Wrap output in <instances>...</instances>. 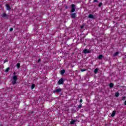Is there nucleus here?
<instances>
[{
	"instance_id": "nucleus-6",
	"label": "nucleus",
	"mask_w": 126,
	"mask_h": 126,
	"mask_svg": "<svg viewBox=\"0 0 126 126\" xmlns=\"http://www.w3.org/2000/svg\"><path fill=\"white\" fill-rule=\"evenodd\" d=\"M62 91V89L59 88V89H57L56 90H55L54 91V93H60V92H61Z\"/></svg>"
},
{
	"instance_id": "nucleus-31",
	"label": "nucleus",
	"mask_w": 126,
	"mask_h": 126,
	"mask_svg": "<svg viewBox=\"0 0 126 126\" xmlns=\"http://www.w3.org/2000/svg\"><path fill=\"white\" fill-rule=\"evenodd\" d=\"M33 113H34V112H33V111L31 112V114H33Z\"/></svg>"
},
{
	"instance_id": "nucleus-22",
	"label": "nucleus",
	"mask_w": 126,
	"mask_h": 126,
	"mask_svg": "<svg viewBox=\"0 0 126 126\" xmlns=\"http://www.w3.org/2000/svg\"><path fill=\"white\" fill-rule=\"evenodd\" d=\"M81 71H82V72H83V71H86V69H81Z\"/></svg>"
},
{
	"instance_id": "nucleus-25",
	"label": "nucleus",
	"mask_w": 126,
	"mask_h": 126,
	"mask_svg": "<svg viewBox=\"0 0 126 126\" xmlns=\"http://www.w3.org/2000/svg\"><path fill=\"white\" fill-rule=\"evenodd\" d=\"M122 99L123 100H126V96L122 97Z\"/></svg>"
},
{
	"instance_id": "nucleus-2",
	"label": "nucleus",
	"mask_w": 126,
	"mask_h": 126,
	"mask_svg": "<svg viewBox=\"0 0 126 126\" xmlns=\"http://www.w3.org/2000/svg\"><path fill=\"white\" fill-rule=\"evenodd\" d=\"M71 11L70 12H71L72 13H73V12H74V11H75V5L74 4H72L71 5Z\"/></svg>"
},
{
	"instance_id": "nucleus-19",
	"label": "nucleus",
	"mask_w": 126,
	"mask_h": 126,
	"mask_svg": "<svg viewBox=\"0 0 126 126\" xmlns=\"http://www.w3.org/2000/svg\"><path fill=\"white\" fill-rule=\"evenodd\" d=\"M81 108H82V104L81 103H80L79 105H78V109H81Z\"/></svg>"
},
{
	"instance_id": "nucleus-9",
	"label": "nucleus",
	"mask_w": 126,
	"mask_h": 126,
	"mask_svg": "<svg viewBox=\"0 0 126 126\" xmlns=\"http://www.w3.org/2000/svg\"><path fill=\"white\" fill-rule=\"evenodd\" d=\"M2 17H4L7 19L8 18V16H7L6 13H4L2 15Z\"/></svg>"
},
{
	"instance_id": "nucleus-29",
	"label": "nucleus",
	"mask_w": 126,
	"mask_h": 126,
	"mask_svg": "<svg viewBox=\"0 0 126 126\" xmlns=\"http://www.w3.org/2000/svg\"><path fill=\"white\" fill-rule=\"evenodd\" d=\"M13 74L14 76V75H15V74H16V73L15 72H14Z\"/></svg>"
},
{
	"instance_id": "nucleus-24",
	"label": "nucleus",
	"mask_w": 126,
	"mask_h": 126,
	"mask_svg": "<svg viewBox=\"0 0 126 126\" xmlns=\"http://www.w3.org/2000/svg\"><path fill=\"white\" fill-rule=\"evenodd\" d=\"M62 75H63V69L61 70V72Z\"/></svg>"
},
{
	"instance_id": "nucleus-21",
	"label": "nucleus",
	"mask_w": 126,
	"mask_h": 126,
	"mask_svg": "<svg viewBox=\"0 0 126 126\" xmlns=\"http://www.w3.org/2000/svg\"><path fill=\"white\" fill-rule=\"evenodd\" d=\"M102 5H103V3H99L98 4V7H101V6H102Z\"/></svg>"
},
{
	"instance_id": "nucleus-33",
	"label": "nucleus",
	"mask_w": 126,
	"mask_h": 126,
	"mask_svg": "<svg viewBox=\"0 0 126 126\" xmlns=\"http://www.w3.org/2000/svg\"><path fill=\"white\" fill-rule=\"evenodd\" d=\"M83 26L81 27V29H83Z\"/></svg>"
},
{
	"instance_id": "nucleus-1",
	"label": "nucleus",
	"mask_w": 126,
	"mask_h": 126,
	"mask_svg": "<svg viewBox=\"0 0 126 126\" xmlns=\"http://www.w3.org/2000/svg\"><path fill=\"white\" fill-rule=\"evenodd\" d=\"M13 80L12 81V84L13 85H15L16 84V81H17L18 78H17V76L14 75L12 77Z\"/></svg>"
},
{
	"instance_id": "nucleus-17",
	"label": "nucleus",
	"mask_w": 126,
	"mask_h": 126,
	"mask_svg": "<svg viewBox=\"0 0 126 126\" xmlns=\"http://www.w3.org/2000/svg\"><path fill=\"white\" fill-rule=\"evenodd\" d=\"M118 55H119V52H116L114 54V57H116V56H118Z\"/></svg>"
},
{
	"instance_id": "nucleus-20",
	"label": "nucleus",
	"mask_w": 126,
	"mask_h": 126,
	"mask_svg": "<svg viewBox=\"0 0 126 126\" xmlns=\"http://www.w3.org/2000/svg\"><path fill=\"white\" fill-rule=\"evenodd\" d=\"M32 89H34L35 88V84H32L31 86Z\"/></svg>"
},
{
	"instance_id": "nucleus-15",
	"label": "nucleus",
	"mask_w": 126,
	"mask_h": 126,
	"mask_svg": "<svg viewBox=\"0 0 126 126\" xmlns=\"http://www.w3.org/2000/svg\"><path fill=\"white\" fill-rule=\"evenodd\" d=\"M16 66H17V68H18V69L20 68V63H17Z\"/></svg>"
},
{
	"instance_id": "nucleus-3",
	"label": "nucleus",
	"mask_w": 126,
	"mask_h": 126,
	"mask_svg": "<svg viewBox=\"0 0 126 126\" xmlns=\"http://www.w3.org/2000/svg\"><path fill=\"white\" fill-rule=\"evenodd\" d=\"M70 15L71 18H73V19H75L76 17V13H71Z\"/></svg>"
},
{
	"instance_id": "nucleus-8",
	"label": "nucleus",
	"mask_w": 126,
	"mask_h": 126,
	"mask_svg": "<svg viewBox=\"0 0 126 126\" xmlns=\"http://www.w3.org/2000/svg\"><path fill=\"white\" fill-rule=\"evenodd\" d=\"M116 113H117V111H116V110L113 111L111 115V117H115V116H116Z\"/></svg>"
},
{
	"instance_id": "nucleus-34",
	"label": "nucleus",
	"mask_w": 126,
	"mask_h": 126,
	"mask_svg": "<svg viewBox=\"0 0 126 126\" xmlns=\"http://www.w3.org/2000/svg\"><path fill=\"white\" fill-rule=\"evenodd\" d=\"M0 126H2V125H0Z\"/></svg>"
},
{
	"instance_id": "nucleus-13",
	"label": "nucleus",
	"mask_w": 126,
	"mask_h": 126,
	"mask_svg": "<svg viewBox=\"0 0 126 126\" xmlns=\"http://www.w3.org/2000/svg\"><path fill=\"white\" fill-rule=\"evenodd\" d=\"M75 122H76V121L72 120V121H71L70 124V125H74V124H75Z\"/></svg>"
},
{
	"instance_id": "nucleus-32",
	"label": "nucleus",
	"mask_w": 126,
	"mask_h": 126,
	"mask_svg": "<svg viewBox=\"0 0 126 126\" xmlns=\"http://www.w3.org/2000/svg\"><path fill=\"white\" fill-rule=\"evenodd\" d=\"M65 70L63 69V73H65Z\"/></svg>"
},
{
	"instance_id": "nucleus-4",
	"label": "nucleus",
	"mask_w": 126,
	"mask_h": 126,
	"mask_svg": "<svg viewBox=\"0 0 126 126\" xmlns=\"http://www.w3.org/2000/svg\"><path fill=\"white\" fill-rule=\"evenodd\" d=\"M91 53V50H87V49L83 50L84 54H89Z\"/></svg>"
},
{
	"instance_id": "nucleus-28",
	"label": "nucleus",
	"mask_w": 126,
	"mask_h": 126,
	"mask_svg": "<svg viewBox=\"0 0 126 126\" xmlns=\"http://www.w3.org/2000/svg\"><path fill=\"white\" fill-rule=\"evenodd\" d=\"M40 62H41V59H39L38 61H37V63H40Z\"/></svg>"
},
{
	"instance_id": "nucleus-10",
	"label": "nucleus",
	"mask_w": 126,
	"mask_h": 126,
	"mask_svg": "<svg viewBox=\"0 0 126 126\" xmlns=\"http://www.w3.org/2000/svg\"><path fill=\"white\" fill-rule=\"evenodd\" d=\"M89 18H91L92 19H94V16L93 14H89L88 16Z\"/></svg>"
},
{
	"instance_id": "nucleus-11",
	"label": "nucleus",
	"mask_w": 126,
	"mask_h": 126,
	"mask_svg": "<svg viewBox=\"0 0 126 126\" xmlns=\"http://www.w3.org/2000/svg\"><path fill=\"white\" fill-rule=\"evenodd\" d=\"M103 55H99L97 57V59H98V60H102V59H103Z\"/></svg>"
},
{
	"instance_id": "nucleus-12",
	"label": "nucleus",
	"mask_w": 126,
	"mask_h": 126,
	"mask_svg": "<svg viewBox=\"0 0 126 126\" xmlns=\"http://www.w3.org/2000/svg\"><path fill=\"white\" fill-rule=\"evenodd\" d=\"M109 87L110 88H113L114 87V83H110L109 84Z\"/></svg>"
},
{
	"instance_id": "nucleus-16",
	"label": "nucleus",
	"mask_w": 126,
	"mask_h": 126,
	"mask_svg": "<svg viewBox=\"0 0 126 126\" xmlns=\"http://www.w3.org/2000/svg\"><path fill=\"white\" fill-rule=\"evenodd\" d=\"M119 96H120V93H119V92H117L115 94V97H119Z\"/></svg>"
},
{
	"instance_id": "nucleus-27",
	"label": "nucleus",
	"mask_w": 126,
	"mask_h": 126,
	"mask_svg": "<svg viewBox=\"0 0 126 126\" xmlns=\"http://www.w3.org/2000/svg\"><path fill=\"white\" fill-rule=\"evenodd\" d=\"M82 102H83L82 99H80V103H82Z\"/></svg>"
},
{
	"instance_id": "nucleus-18",
	"label": "nucleus",
	"mask_w": 126,
	"mask_h": 126,
	"mask_svg": "<svg viewBox=\"0 0 126 126\" xmlns=\"http://www.w3.org/2000/svg\"><path fill=\"white\" fill-rule=\"evenodd\" d=\"M9 69H10V68L9 67L7 68L5 70V72H8V71H9Z\"/></svg>"
},
{
	"instance_id": "nucleus-26",
	"label": "nucleus",
	"mask_w": 126,
	"mask_h": 126,
	"mask_svg": "<svg viewBox=\"0 0 126 126\" xmlns=\"http://www.w3.org/2000/svg\"><path fill=\"white\" fill-rule=\"evenodd\" d=\"M93 2H98V0H94Z\"/></svg>"
},
{
	"instance_id": "nucleus-5",
	"label": "nucleus",
	"mask_w": 126,
	"mask_h": 126,
	"mask_svg": "<svg viewBox=\"0 0 126 126\" xmlns=\"http://www.w3.org/2000/svg\"><path fill=\"white\" fill-rule=\"evenodd\" d=\"M63 78H62L59 80L58 82V84L60 85L61 84H63Z\"/></svg>"
},
{
	"instance_id": "nucleus-7",
	"label": "nucleus",
	"mask_w": 126,
	"mask_h": 126,
	"mask_svg": "<svg viewBox=\"0 0 126 126\" xmlns=\"http://www.w3.org/2000/svg\"><path fill=\"white\" fill-rule=\"evenodd\" d=\"M5 6L6 7V10H10L11 9V8L10 7V6H9V5H8V4H6Z\"/></svg>"
},
{
	"instance_id": "nucleus-30",
	"label": "nucleus",
	"mask_w": 126,
	"mask_h": 126,
	"mask_svg": "<svg viewBox=\"0 0 126 126\" xmlns=\"http://www.w3.org/2000/svg\"><path fill=\"white\" fill-rule=\"evenodd\" d=\"M124 104H125V105L126 106V100L125 101Z\"/></svg>"
},
{
	"instance_id": "nucleus-14",
	"label": "nucleus",
	"mask_w": 126,
	"mask_h": 126,
	"mask_svg": "<svg viewBox=\"0 0 126 126\" xmlns=\"http://www.w3.org/2000/svg\"><path fill=\"white\" fill-rule=\"evenodd\" d=\"M98 72V68H95L94 70V74H97V73Z\"/></svg>"
},
{
	"instance_id": "nucleus-23",
	"label": "nucleus",
	"mask_w": 126,
	"mask_h": 126,
	"mask_svg": "<svg viewBox=\"0 0 126 126\" xmlns=\"http://www.w3.org/2000/svg\"><path fill=\"white\" fill-rule=\"evenodd\" d=\"M10 32H12V31H13V28H11L9 30Z\"/></svg>"
}]
</instances>
